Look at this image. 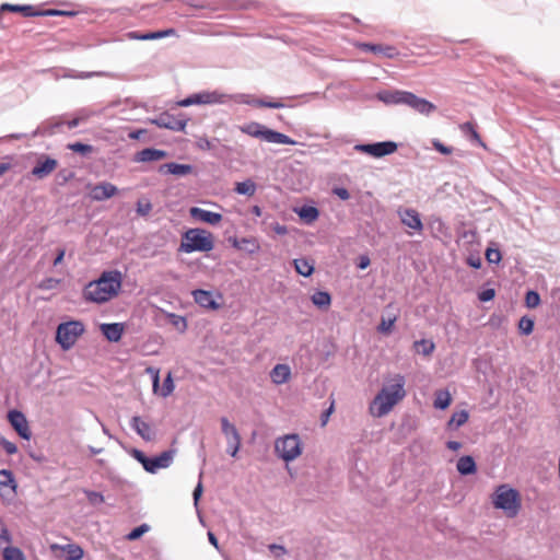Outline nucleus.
Segmentation results:
<instances>
[{
    "mask_svg": "<svg viewBox=\"0 0 560 560\" xmlns=\"http://www.w3.org/2000/svg\"><path fill=\"white\" fill-rule=\"evenodd\" d=\"M432 145L433 148L439 151L440 153L442 154H445V155H448L453 152V149L450 148V147H446L444 145L442 142H440L439 140H433L432 141Z\"/></svg>",
    "mask_w": 560,
    "mask_h": 560,
    "instance_id": "51",
    "label": "nucleus"
},
{
    "mask_svg": "<svg viewBox=\"0 0 560 560\" xmlns=\"http://www.w3.org/2000/svg\"><path fill=\"white\" fill-rule=\"evenodd\" d=\"M311 300L315 306L318 308H325L327 310L331 304V296L326 291H316L312 296Z\"/></svg>",
    "mask_w": 560,
    "mask_h": 560,
    "instance_id": "34",
    "label": "nucleus"
},
{
    "mask_svg": "<svg viewBox=\"0 0 560 560\" xmlns=\"http://www.w3.org/2000/svg\"><path fill=\"white\" fill-rule=\"evenodd\" d=\"M275 232L277 234H280V235H283L288 232L287 228L284 225H280V224H277L275 228H273Z\"/></svg>",
    "mask_w": 560,
    "mask_h": 560,
    "instance_id": "64",
    "label": "nucleus"
},
{
    "mask_svg": "<svg viewBox=\"0 0 560 560\" xmlns=\"http://www.w3.org/2000/svg\"><path fill=\"white\" fill-rule=\"evenodd\" d=\"M16 481L11 470H0V497L3 499H12L16 494Z\"/></svg>",
    "mask_w": 560,
    "mask_h": 560,
    "instance_id": "13",
    "label": "nucleus"
},
{
    "mask_svg": "<svg viewBox=\"0 0 560 560\" xmlns=\"http://www.w3.org/2000/svg\"><path fill=\"white\" fill-rule=\"evenodd\" d=\"M233 246L235 248L246 250L248 254H254L260 248L259 243L254 237H243L240 241H234Z\"/></svg>",
    "mask_w": 560,
    "mask_h": 560,
    "instance_id": "31",
    "label": "nucleus"
},
{
    "mask_svg": "<svg viewBox=\"0 0 560 560\" xmlns=\"http://www.w3.org/2000/svg\"><path fill=\"white\" fill-rule=\"evenodd\" d=\"M147 371L152 374V378H153V384H152V387H153V392L154 393H158L159 390V384H160V372L159 370H155V369H152V368H148Z\"/></svg>",
    "mask_w": 560,
    "mask_h": 560,
    "instance_id": "52",
    "label": "nucleus"
},
{
    "mask_svg": "<svg viewBox=\"0 0 560 560\" xmlns=\"http://www.w3.org/2000/svg\"><path fill=\"white\" fill-rule=\"evenodd\" d=\"M57 166V160L43 155L37 160L36 165L33 167L32 175L38 179H43L50 175Z\"/></svg>",
    "mask_w": 560,
    "mask_h": 560,
    "instance_id": "15",
    "label": "nucleus"
},
{
    "mask_svg": "<svg viewBox=\"0 0 560 560\" xmlns=\"http://www.w3.org/2000/svg\"><path fill=\"white\" fill-rule=\"evenodd\" d=\"M152 210V205L149 200H138L137 202V212L138 214L144 217L148 215Z\"/></svg>",
    "mask_w": 560,
    "mask_h": 560,
    "instance_id": "49",
    "label": "nucleus"
},
{
    "mask_svg": "<svg viewBox=\"0 0 560 560\" xmlns=\"http://www.w3.org/2000/svg\"><path fill=\"white\" fill-rule=\"evenodd\" d=\"M131 455L135 459L142 464L143 468L150 472L155 474L161 468H167L173 460V452L165 451L162 452L159 456L149 458L144 455L143 452L139 450H132Z\"/></svg>",
    "mask_w": 560,
    "mask_h": 560,
    "instance_id": "7",
    "label": "nucleus"
},
{
    "mask_svg": "<svg viewBox=\"0 0 560 560\" xmlns=\"http://www.w3.org/2000/svg\"><path fill=\"white\" fill-rule=\"evenodd\" d=\"M408 106H410L411 108H413L417 112L424 114V115H429L431 112L435 110V108H436L435 105L432 104L431 102H429L424 98H420V97L416 96L415 94L409 96Z\"/></svg>",
    "mask_w": 560,
    "mask_h": 560,
    "instance_id": "26",
    "label": "nucleus"
},
{
    "mask_svg": "<svg viewBox=\"0 0 560 560\" xmlns=\"http://www.w3.org/2000/svg\"><path fill=\"white\" fill-rule=\"evenodd\" d=\"M469 419V413L466 410L456 411L452 415L447 422V428L451 430L458 429L464 425Z\"/></svg>",
    "mask_w": 560,
    "mask_h": 560,
    "instance_id": "36",
    "label": "nucleus"
},
{
    "mask_svg": "<svg viewBox=\"0 0 560 560\" xmlns=\"http://www.w3.org/2000/svg\"><path fill=\"white\" fill-rule=\"evenodd\" d=\"M194 167L189 164H178L175 162L165 163L160 166L159 172L161 174H172L175 176H186L191 174Z\"/></svg>",
    "mask_w": 560,
    "mask_h": 560,
    "instance_id": "20",
    "label": "nucleus"
},
{
    "mask_svg": "<svg viewBox=\"0 0 560 560\" xmlns=\"http://www.w3.org/2000/svg\"><path fill=\"white\" fill-rule=\"evenodd\" d=\"M189 214L192 219L211 225H217L222 221V214L211 212L199 207H191L189 209Z\"/></svg>",
    "mask_w": 560,
    "mask_h": 560,
    "instance_id": "18",
    "label": "nucleus"
},
{
    "mask_svg": "<svg viewBox=\"0 0 560 560\" xmlns=\"http://www.w3.org/2000/svg\"><path fill=\"white\" fill-rule=\"evenodd\" d=\"M398 214L402 224L412 230V232H408L410 235L413 232L420 233L422 231L423 224L417 210L401 208L398 210Z\"/></svg>",
    "mask_w": 560,
    "mask_h": 560,
    "instance_id": "12",
    "label": "nucleus"
},
{
    "mask_svg": "<svg viewBox=\"0 0 560 560\" xmlns=\"http://www.w3.org/2000/svg\"><path fill=\"white\" fill-rule=\"evenodd\" d=\"M240 130L254 138L261 139L270 143L279 144H291L294 145L296 142L284 133L276 130L268 129L259 122H248L240 127Z\"/></svg>",
    "mask_w": 560,
    "mask_h": 560,
    "instance_id": "4",
    "label": "nucleus"
},
{
    "mask_svg": "<svg viewBox=\"0 0 560 560\" xmlns=\"http://www.w3.org/2000/svg\"><path fill=\"white\" fill-rule=\"evenodd\" d=\"M152 122L161 128L174 131H184L187 125V120L175 118L168 114L160 115L156 119L152 120Z\"/></svg>",
    "mask_w": 560,
    "mask_h": 560,
    "instance_id": "17",
    "label": "nucleus"
},
{
    "mask_svg": "<svg viewBox=\"0 0 560 560\" xmlns=\"http://www.w3.org/2000/svg\"><path fill=\"white\" fill-rule=\"evenodd\" d=\"M84 330V325L80 320L61 323L57 327L56 341L60 345L62 350H69L75 345Z\"/></svg>",
    "mask_w": 560,
    "mask_h": 560,
    "instance_id": "5",
    "label": "nucleus"
},
{
    "mask_svg": "<svg viewBox=\"0 0 560 560\" xmlns=\"http://www.w3.org/2000/svg\"><path fill=\"white\" fill-rule=\"evenodd\" d=\"M413 347L418 353H421L423 355H430L434 351L435 345L431 340L422 339L416 341Z\"/></svg>",
    "mask_w": 560,
    "mask_h": 560,
    "instance_id": "40",
    "label": "nucleus"
},
{
    "mask_svg": "<svg viewBox=\"0 0 560 560\" xmlns=\"http://www.w3.org/2000/svg\"><path fill=\"white\" fill-rule=\"evenodd\" d=\"M214 247L212 233L202 229H189L183 234L178 250L183 253L210 252Z\"/></svg>",
    "mask_w": 560,
    "mask_h": 560,
    "instance_id": "3",
    "label": "nucleus"
},
{
    "mask_svg": "<svg viewBox=\"0 0 560 560\" xmlns=\"http://www.w3.org/2000/svg\"><path fill=\"white\" fill-rule=\"evenodd\" d=\"M299 217L301 220H303L305 223L310 224L317 220L319 215V211L317 208L312 206H304L298 211Z\"/></svg>",
    "mask_w": 560,
    "mask_h": 560,
    "instance_id": "35",
    "label": "nucleus"
},
{
    "mask_svg": "<svg viewBox=\"0 0 560 560\" xmlns=\"http://www.w3.org/2000/svg\"><path fill=\"white\" fill-rule=\"evenodd\" d=\"M145 132L143 129L135 130L129 133L130 139L138 140Z\"/></svg>",
    "mask_w": 560,
    "mask_h": 560,
    "instance_id": "61",
    "label": "nucleus"
},
{
    "mask_svg": "<svg viewBox=\"0 0 560 560\" xmlns=\"http://www.w3.org/2000/svg\"><path fill=\"white\" fill-rule=\"evenodd\" d=\"M457 470L462 475H471L477 470L476 463L471 456H463L457 462Z\"/></svg>",
    "mask_w": 560,
    "mask_h": 560,
    "instance_id": "32",
    "label": "nucleus"
},
{
    "mask_svg": "<svg viewBox=\"0 0 560 560\" xmlns=\"http://www.w3.org/2000/svg\"><path fill=\"white\" fill-rule=\"evenodd\" d=\"M50 550L56 553L57 551H62L67 553L68 560H81L83 558V549L75 544H68V545H59V544H51Z\"/></svg>",
    "mask_w": 560,
    "mask_h": 560,
    "instance_id": "19",
    "label": "nucleus"
},
{
    "mask_svg": "<svg viewBox=\"0 0 560 560\" xmlns=\"http://www.w3.org/2000/svg\"><path fill=\"white\" fill-rule=\"evenodd\" d=\"M518 329L523 335H530L534 330V320L527 316H523L518 322Z\"/></svg>",
    "mask_w": 560,
    "mask_h": 560,
    "instance_id": "43",
    "label": "nucleus"
},
{
    "mask_svg": "<svg viewBox=\"0 0 560 560\" xmlns=\"http://www.w3.org/2000/svg\"><path fill=\"white\" fill-rule=\"evenodd\" d=\"M166 156V152L158 149H143L138 152L136 161L138 162H151L159 161Z\"/></svg>",
    "mask_w": 560,
    "mask_h": 560,
    "instance_id": "27",
    "label": "nucleus"
},
{
    "mask_svg": "<svg viewBox=\"0 0 560 560\" xmlns=\"http://www.w3.org/2000/svg\"><path fill=\"white\" fill-rule=\"evenodd\" d=\"M397 150V144L393 141H387V155L394 153Z\"/></svg>",
    "mask_w": 560,
    "mask_h": 560,
    "instance_id": "63",
    "label": "nucleus"
},
{
    "mask_svg": "<svg viewBox=\"0 0 560 560\" xmlns=\"http://www.w3.org/2000/svg\"><path fill=\"white\" fill-rule=\"evenodd\" d=\"M336 194L341 198V199H348L349 198V192L347 189L345 188H339L336 190Z\"/></svg>",
    "mask_w": 560,
    "mask_h": 560,
    "instance_id": "62",
    "label": "nucleus"
},
{
    "mask_svg": "<svg viewBox=\"0 0 560 560\" xmlns=\"http://www.w3.org/2000/svg\"><path fill=\"white\" fill-rule=\"evenodd\" d=\"M405 384L402 375H395L387 381V412L405 398Z\"/></svg>",
    "mask_w": 560,
    "mask_h": 560,
    "instance_id": "8",
    "label": "nucleus"
},
{
    "mask_svg": "<svg viewBox=\"0 0 560 560\" xmlns=\"http://www.w3.org/2000/svg\"><path fill=\"white\" fill-rule=\"evenodd\" d=\"M0 444L2 446V448L7 452V454L9 455H12V454H15L18 452V447L16 445L13 443V442H10L8 440H4L2 439L0 441Z\"/></svg>",
    "mask_w": 560,
    "mask_h": 560,
    "instance_id": "50",
    "label": "nucleus"
},
{
    "mask_svg": "<svg viewBox=\"0 0 560 560\" xmlns=\"http://www.w3.org/2000/svg\"><path fill=\"white\" fill-rule=\"evenodd\" d=\"M3 560H26L22 550L18 547L7 546L2 552Z\"/></svg>",
    "mask_w": 560,
    "mask_h": 560,
    "instance_id": "39",
    "label": "nucleus"
},
{
    "mask_svg": "<svg viewBox=\"0 0 560 560\" xmlns=\"http://www.w3.org/2000/svg\"><path fill=\"white\" fill-rule=\"evenodd\" d=\"M118 188L108 182H103L90 188V197L95 201H104L117 195Z\"/></svg>",
    "mask_w": 560,
    "mask_h": 560,
    "instance_id": "16",
    "label": "nucleus"
},
{
    "mask_svg": "<svg viewBox=\"0 0 560 560\" xmlns=\"http://www.w3.org/2000/svg\"><path fill=\"white\" fill-rule=\"evenodd\" d=\"M175 385L173 381L172 372H168L164 382L160 395L162 397H168L174 392Z\"/></svg>",
    "mask_w": 560,
    "mask_h": 560,
    "instance_id": "42",
    "label": "nucleus"
},
{
    "mask_svg": "<svg viewBox=\"0 0 560 560\" xmlns=\"http://www.w3.org/2000/svg\"><path fill=\"white\" fill-rule=\"evenodd\" d=\"M214 103H223V95L218 92H202L190 95L189 97L180 101L178 104L180 106H190L195 104H214Z\"/></svg>",
    "mask_w": 560,
    "mask_h": 560,
    "instance_id": "11",
    "label": "nucleus"
},
{
    "mask_svg": "<svg viewBox=\"0 0 560 560\" xmlns=\"http://www.w3.org/2000/svg\"><path fill=\"white\" fill-rule=\"evenodd\" d=\"M446 446L448 450L456 452L462 447V443L457 441H448Z\"/></svg>",
    "mask_w": 560,
    "mask_h": 560,
    "instance_id": "57",
    "label": "nucleus"
},
{
    "mask_svg": "<svg viewBox=\"0 0 560 560\" xmlns=\"http://www.w3.org/2000/svg\"><path fill=\"white\" fill-rule=\"evenodd\" d=\"M0 11H9V12H15L21 13L24 16H37V15H60L66 14L63 11L58 10H47L44 12H38L34 9L33 5H20V4H11V3H3L0 7Z\"/></svg>",
    "mask_w": 560,
    "mask_h": 560,
    "instance_id": "10",
    "label": "nucleus"
},
{
    "mask_svg": "<svg viewBox=\"0 0 560 560\" xmlns=\"http://www.w3.org/2000/svg\"><path fill=\"white\" fill-rule=\"evenodd\" d=\"M357 151L368 153L374 158L385 156V142H377L373 144H358L354 147Z\"/></svg>",
    "mask_w": 560,
    "mask_h": 560,
    "instance_id": "28",
    "label": "nucleus"
},
{
    "mask_svg": "<svg viewBox=\"0 0 560 560\" xmlns=\"http://www.w3.org/2000/svg\"><path fill=\"white\" fill-rule=\"evenodd\" d=\"M486 259L490 264H499L502 259L501 252L498 248H487Z\"/></svg>",
    "mask_w": 560,
    "mask_h": 560,
    "instance_id": "46",
    "label": "nucleus"
},
{
    "mask_svg": "<svg viewBox=\"0 0 560 560\" xmlns=\"http://www.w3.org/2000/svg\"><path fill=\"white\" fill-rule=\"evenodd\" d=\"M412 93L405 92V91H398V90H390L387 91V104H409V96H411Z\"/></svg>",
    "mask_w": 560,
    "mask_h": 560,
    "instance_id": "33",
    "label": "nucleus"
},
{
    "mask_svg": "<svg viewBox=\"0 0 560 560\" xmlns=\"http://www.w3.org/2000/svg\"><path fill=\"white\" fill-rule=\"evenodd\" d=\"M494 290L493 289H487L479 293V300L482 302L491 301L494 298Z\"/></svg>",
    "mask_w": 560,
    "mask_h": 560,
    "instance_id": "53",
    "label": "nucleus"
},
{
    "mask_svg": "<svg viewBox=\"0 0 560 560\" xmlns=\"http://www.w3.org/2000/svg\"><path fill=\"white\" fill-rule=\"evenodd\" d=\"M270 378L277 385L287 383L291 378L290 366L288 364L275 365L270 372Z\"/></svg>",
    "mask_w": 560,
    "mask_h": 560,
    "instance_id": "24",
    "label": "nucleus"
},
{
    "mask_svg": "<svg viewBox=\"0 0 560 560\" xmlns=\"http://www.w3.org/2000/svg\"><path fill=\"white\" fill-rule=\"evenodd\" d=\"M370 413L373 417L385 415V388H382L370 405Z\"/></svg>",
    "mask_w": 560,
    "mask_h": 560,
    "instance_id": "29",
    "label": "nucleus"
},
{
    "mask_svg": "<svg viewBox=\"0 0 560 560\" xmlns=\"http://www.w3.org/2000/svg\"><path fill=\"white\" fill-rule=\"evenodd\" d=\"M68 149L73 151V152L81 153V154H88V153L93 152V147L92 145L84 144V143H81V142L69 143L68 144Z\"/></svg>",
    "mask_w": 560,
    "mask_h": 560,
    "instance_id": "44",
    "label": "nucleus"
},
{
    "mask_svg": "<svg viewBox=\"0 0 560 560\" xmlns=\"http://www.w3.org/2000/svg\"><path fill=\"white\" fill-rule=\"evenodd\" d=\"M295 271L304 277H310L314 271V265L304 258L293 260Z\"/></svg>",
    "mask_w": 560,
    "mask_h": 560,
    "instance_id": "37",
    "label": "nucleus"
},
{
    "mask_svg": "<svg viewBox=\"0 0 560 560\" xmlns=\"http://www.w3.org/2000/svg\"><path fill=\"white\" fill-rule=\"evenodd\" d=\"M124 324L121 323H113V324H102L101 331L106 337L107 340L112 342H118L121 339L124 334Z\"/></svg>",
    "mask_w": 560,
    "mask_h": 560,
    "instance_id": "22",
    "label": "nucleus"
},
{
    "mask_svg": "<svg viewBox=\"0 0 560 560\" xmlns=\"http://www.w3.org/2000/svg\"><path fill=\"white\" fill-rule=\"evenodd\" d=\"M122 275L118 270L104 271L97 280L90 281L83 289V299L88 302L103 304L118 295Z\"/></svg>",
    "mask_w": 560,
    "mask_h": 560,
    "instance_id": "1",
    "label": "nucleus"
},
{
    "mask_svg": "<svg viewBox=\"0 0 560 560\" xmlns=\"http://www.w3.org/2000/svg\"><path fill=\"white\" fill-rule=\"evenodd\" d=\"M149 526L147 524H142L136 528H133L128 535V540H137L139 539L143 534H145L149 530Z\"/></svg>",
    "mask_w": 560,
    "mask_h": 560,
    "instance_id": "47",
    "label": "nucleus"
},
{
    "mask_svg": "<svg viewBox=\"0 0 560 560\" xmlns=\"http://www.w3.org/2000/svg\"><path fill=\"white\" fill-rule=\"evenodd\" d=\"M176 34V31L174 28H167L164 31L159 32H151L145 34H139L137 32H131L128 34V37L131 39H139V40H151V39H160L167 36H173Z\"/></svg>",
    "mask_w": 560,
    "mask_h": 560,
    "instance_id": "25",
    "label": "nucleus"
},
{
    "mask_svg": "<svg viewBox=\"0 0 560 560\" xmlns=\"http://www.w3.org/2000/svg\"><path fill=\"white\" fill-rule=\"evenodd\" d=\"M221 429L228 443V452L232 457H236L241 448V435L234 424L228 418L221 419Z\"/></svg>",
    "mask_w": 560,
    "mask_h": 560,
    "instance_id": "9",
    "label": "nucleus"
},
{
    "mask_svg": "<svg viewBox=\"0 0 560 560\" xmlns=\"http://www.w3.org/2000/svg\"><path fill=\"white\" fill-rule=\"evenodd\" d=\"M61 280L55 278H46L40 281L38 288L42 290H52L60 284Z\"/></svg>",
    "mask_w": 560,
    "mask_h": 560,
    "instance_id": "48",
    "label": "nucleus"
},
{
    "mask_svg": "<svg viewBox=\"0 0 560 560\" xmlns=\"http://www.w3.org/2000/svg\"><path fill=\"white\" fill-rule=\"evenodd\" d=\"M269 548L270 550L278 552V556L285 553V548L280 545H270Z\"/></svg>",
    "mask_w": 560,
    "mask_h": 560,
    "instance_id": "59",
    "label": "nucleus"
},
{
    "mask_svg": "<svg viewBox=\"0 0 560 560\" xmlns=\"http://www.w3.org/2000/svg\"><path fill=\"white\" fill-rule=\"evenodd\" d=\"M8 419L11 425L14 428V430L18 432V434L28 440L31 438V430L28 427V422L25 418V416L18 410H12L8 413Z\"/></svg>",
    "mask_w": 560,
    "mask_h": 560,
    "instance_id": "14",
    "label": "nucleus"
},
{
    "mask_svg": "<svg viewBox=\"0 0 560 560\" xmlns=\"http://www.w3.org/2000/svg\"><path fill=\"white\" fill-rule=\"evenodd\" d=\"M131 427L145 441H152L155 436L151 425L138 416L131 419Z\"/></svg>",
    "mask_w": 560,
    "mask_h": 560,
    "instance_id": "21",
    "label": "nucleus"
},
{
    "mask_svg": "<svg viewBox=\"0 0 560 560\" xmlns=\"http://www.w3.org/2000/svg\"><path fill=\"white\" fill-rule=\"evenodd\" d=\"M526 306L535 308L540 304V296L536 291H528L525 296Z\"/></svg>",
    "mask_w": 560,
    "mask_h": 560,
    "instance_id": "45",
    "label": "nucleus"
},
{
    "mask_svg": "<svg viewBox=\"0 0 560 560\" xmlns=\"http://www.w3.org/2000/svg\"><path fill=\"white\" fill-rule=\"evenodd\" d=\"M370 265V259L369 257L366 256H361L360 257V262H359V268L360 269H365L368 266Z\"/></svg>",
    "mask_w": 560,
    "mask_h": 560,
    "instance_id": "60",
    "label": "nucleus"
},
{
    "mask_svg": "<svg viewBox=\"0 0 560 560\" xmlns=\"http://www.w3.org/2000/svg\"><path fill=\"white\" fill-rule=\"evenodd\" d=\"M460 130L468 133L470 136V138L472 140H475L476 142H478L481 147H486V144L481 140V137L478 133V131L476 130L475 125L472 122L467 121V122L462 124Z\"/></svg>",
    "mask_w": 560,
    "mask_h": 560,
    "instance_id": "41",
    "label": "nucleus"
},
{
    "mask_svg": "<svg viewBox=\"0 0 560 560\" xmlns=\"http://www.w3.org/2000/svg\"><path fill=\"white\" fill-rule=\"evenodd\" d=\"M88 498L92 503L104 502V497L98 492L90 491V492H88Z\"/></svg>",
    "mask_w": 560,
    "mask_h": 560,
    "instance_id": "54",
    "label": "nucleus"
},
{
    "mask_svg": "<svg viewBox=\"0 0 560 560\" xmlns=\"http://www.w3.org/2000/svg\"><path fill=\"white\" fill-rule=\"evenodd\" d=\"M276 454L284 462H292L302 454V443L298 434H287L275 442Z\"/></svg>",
    "mask_w": 560,
    "mask_h": 560,
    "instance_id": "6",
    "label": "nucleus"
},
{
    "mask_svg": "<svg viewBox=\"0 0 560 560\" xmlns=\"http://www.w3.org/2000/svg\"><path fill=\"white\" fill-rule=\"evenodd\" d=\"M234 190L240 195L252 197L256 192V184L252 179H246L235 184Z\"/></svg>",
    "mask_w": 560,
    "mask_h": 560,
    "instance_id": "38",
    "label": "nucleus"
},
{
    "mask_svg": "<svg viewBox=\"0 0 560 560\" xmlns=\"http://www.w3.org/2000/svg\"><path fill=\"white\" fill-rule=\"evenodd\" d=\"M65 254H66V250L63 248L58 249V254L54 260V266H58L59 264L62 262Z\"/></svg>",
    "mask_w": 560,
    "mask_h": 560,
    "instance_id": "56",
    "label": "nucleus"
},
{
    "mask_svg": "<svg viewBox=\"0 0 560 560\" xmlns=\"http://www.w3.org/2000/svg\"><path fill=\"white\" fill-rule=\"evenodd\" d=\"M452 404V396L446 389H439L434 394L433 406L436 409L444 410L448 408Z\"/></svg>",
    "mask_w": 560,
    "mask_h": 560,
    "instance_id": "30",
    "label": "nucleus"
},
{
    "mask_svg": "<svg viewBox=\"0 0 560 560\" xmlns=\"http://www.w3.org/2000/svg\"><path fill=\"white\" fill-rule=\"evenodd\" d=\"M201 493H202V485H201V482H199L194 490V500H195L196 504H197L198 500L200 499Z\"/></svg>",
    "mask_w": 560,
    "mask_h": 560,
    "instance_id": "58",
    "label": "nucleus"
},
{
    "mask_svg": "<svg viewBox=\"0 0 560 560\" xmlns=\"http://www.w3.org/2000/svg\"><path fill=\"white\" fill-rule=\"evenodd\" d=\"M492 504L495 509L504 511L508 517H515L522 508V498L516 489L504 483L497 487Z\"/></svg>",
    "mask_w": 560,
    "mask_h": 560,
    "instance_id": "2",
    "label": "nucleus"
},
{
    "mask_svg": "<svg viewBox=\"0 0 560 560\" xmlns=\"http://www.w3.org/2000/svg\"><path fill=\"white\" fill-rule=\"evenodd\" d=\"M195 302L202 307L210 310H218L219 304L214 301L213 295L210 291L195 290L192 292Z\"/></svg>",
    "mask_w": 560,
    "mask_h": 560,
    "instance_id": "23",
    "label": "nucleus"
},
{
    "mask_svg": "<svg viewBox=\"0 0 560 560\" xmlns=\"http://www.w3.org/2000/svg\"><path fill=\"white\" fill-rule=\"evenodd\" d=\"M332 411H334V400L331 401L330 407L322 415V425L323 427L327 424Z\"/></svg>",
    "mask_w": 560,
    "mask_h": 560,
    "instance_id": "55",
    "label": "nucleus"
}]
</instances>
